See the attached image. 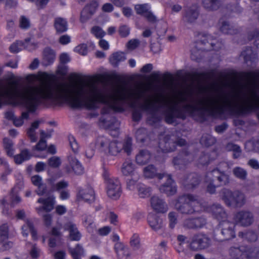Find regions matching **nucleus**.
Segmentation results:
<instances>
[{
    "instance_id": "32",
    "label": "nucleus",
    "mask_w": 259,
    "mask_h": 259,
    "mask_svg": "<svg viewBox=\"0 0 259 259\" xmlns=\"http://www.w3.org/2000/svg\"><path fill=\"white\" fill-rule=\"evenodd\" d=\"M209 211H210L213 215L219 220H222L226 219L227 217L226 213L220 205H213L210 208Z\"/></svg>"
},
{
    "instance_id": "64",
    "label": "nucleus",
    "mask_w": 259,
    "mask_h": 259,
    "mask_svg": "<svg viewBox=\"0 0 259 259\" xmlns=\"http://www.w3.org/2000/svg\"><path fill=\"white\" fill-rule=\"evenodd\" d=\"M27 135L31 142H35L37 141L35 130L29 128L27 131Z\"/></svg>"
},
{
    "instance_id": "59",
    "label": "nucleus",
    "mask_w": 259,
    "mask_h": 259,
    "mask_svg": "<svg viewBox=\"0 0 259 259\" xmlns=\"http://www.w3.org/2000/svg\"><path fill=\"white\" fill-rule=\"evenodd\" d=\"M30 26V21L24 16H22L20 19V27L22 29H27Z\"/></svg>"
},
{
    "instance_id": "31",
    "label": "nucleus",
    "mask_w": 259,
    "mask_h": 259,
    "mask_svg": "<svg viewBox=\"0 0 259 259\" xmlns=\"http://www.w3.org/2000/svg\"><path fill=\"white\" fill-rule=\"evenodd\" d=\"M100 143V148L106 154L112 155L113 152L112 150V142L110 141L107 138L102 137L99 140Z\"/></svg>"
},
{
    "instance_id": "2",
    "label": "nucleus",
    "mask_w": 259,
    "mask_h": 259,
    "mask_svg": "<svg viewBox=\"0 0 259 259\" xmlns=\"http://www.w3.org/2000/svg\"><path fill=\"white\" fill-rule=\"evenodd\" d=\"M227 168V163L223 162L217 168L206 173L204 183L207 192L213 194L217 187L225 185L229 183V176L224 171Z\"/></svg>"
},
{
    "instance_id": "38",
    "label": "nucleus",
    "mask_w": 259,
    "mask_h": 259,
    "mask_svg": "<svg viewBox=\"0 0 259 259\" xmlns=\"http://www.w3.org/2000/svg\"><path fill=\"white\" fill-rule=\"evenodd\" d=\"M217 157V153L212 151L209 154H203L199 158V163L201 165L208 164Z\"/></svg>"
},
{
    "instance_id": "25",
    "label": "nucleus",
    "mask_w": 259,
    "mask_h": 259,
    "mask_svg": "<svg viewBox=\"0 0 259 259\" xmlns=\"http://www.w3.org/2000/svg\"><path fill=\"white\" fill-rule=\"evenodd\" d=\"M223 0H202V7L208 11L218 10L222 5Z\"/></svg>"
},
{
    "instance_id": "58",
    "label": "nucleus",
    "mask_w": 259,
    "mask_h": 259,
    "mask_svg": "<svg viewBox=\"0 0 259 259\" xmlns=\"http://www.w3.org/2000/svg\"><path fill=\"white\" fill-rule=\"evenodd\" d=\"M140 44V41L137 39H132L129 40L126 44V47L128 49L133 50L135 49Z\"/></svg>"
},
{
    "instance_id": "24",
    "label": "nucleus",
    "mask_w": 259,
    "mask_h": 259,
    "mask_svg": "<svg viewBox=\"0 0 259 259\" xmlns=\"http://www.w3.org/2000/svg\"><path fill=\"white\" fill-rule=\"evenodd\" d=\"M65 228L69 231L71 240L79 241L80 239L81 235L75 224L71 222L67 223L65 225Z\"/></svg>"
},
{
    "instance_id": "53",
    "label": "nucleus",
    "mask_w": 259,
    "mask_h": 259,
    "mask_svg": "<svg viewBox=\"0 0 259 259\" xmlns=\"http://www.w3.org/2000/svg\"><path fill=\"white\" fill-rule=\"evenodd\" d=\"M133 164L131 162H126L123 163L122 171L124 175H128L133 171Z\"/></svg>"
},
{
    "instance_id": "46",
    "label": "nucleus",
    "mask_w": 259,
    "mask_h": 259,
    "mask_svg": "<svg viewBox=\"0 0 259 259\" xmlns=\"http://www.w3.org/2000/svg\"><path fill=\"white\" fill-rule=\"evenodd\" d=\"M68 139L72 151L75 154L77 153L79 150V145L75 138L72 135H69L68 136Z\"/></svg>"
},
{
    "instance_id": "61",
    "label": "nucleus",
    "mask_w": 259,
    "mask_h": 259,
    "mask_svg": "<svg viewBox=\"0 0 259 259\" xmlns=\"http://www.w3.org/2000/svg\"><path fill=\"white\" fill-rule=\"evenodd\" d=\"M68 71V68L66 66L59 65L56 71V74L64 77L66 75Z\"/></svg>"
},
{
    "instance_id": "18",
    "label": "nucleus",
    "mask_w": 259,
    "mask_h": 259,
    "mask_svg": "<svg viewBox=\"0 0 259 259\" xmlns=\"http://www.w3.org/2000/svg\"><path fill=\"white\" fill-rule=\"evenodd\" d=\"M67 160L73 171L76 175H82L84 173V167L80 162L74 156L68 155Z\"/></svg>"
},
{
    "instance_id": "26",
    "label": "nucleus",
    "mask_w": 259,
    "mask_h": 259,
    "mask_svg": "<svg viewBox=\"0 0 259 259\" xmlns=\"http://www.w3.org/2000/svg\"><path fill=\"white\" fill-rule=\"evenodd\" d=\"M28 229L31 235L32 239L35 241L38 239L37 232L35 229L33 223L30 221H27L26 225L22 227V234L24 237H27L28 235Z\"/></svg>"
},
{
    "instance_id": "9",
    "label": "nucleus",
    "mask_w": 259,
    "mask_h": 259,
    "mask_svg": "<svg viewBox=\"0 0 259 259\" xmlns=\"http://www.w3.org/2000/svg\"><path fill=\"white\" fill-rule=\"evenodd\" d=\"M165 178L167 182L159 188V191L161 193L166 194L167 196L172 195L176 193L177 189L175 183L172 181L171 177L167 174H159L157 178L159 180Z\"/></svg>"
},
{
    "instance_id": "41",
    "label": "nucleus",
    "mask_w": 259,
    "mask_h": 259,
    "mask_svg": "<svg viewBox=\"0 0 259 259\" xmlns=\"http://www.w3.org/2000/svg\"><path fill=\"white\" fill-rule=\"evenodd\" d=\"M156 170L154 166L152 165H149L146 167L144 169V175L147 178H152L156 175Z\"/></svg>"
},
{
    "instance_id": "56",
    "label": "nucleus",
    "mask_w": 259,
    "mask_h": 259,
    "mask_svg": "<svg viewBox=\"0 0 259 259\" xmlns=\"http://www.w3.org/2000/svg\"><path fill=\"white\" fill-rule=\"evenodd\" d=\"M130 244L132 247L135 249H137L140 246V240L139 235L137 234H134L132 237L130 241Z\"/></svg>"
},
{
    "instance_id": "55",
    "label": "nucleus",
    "mask_w": 259,
    "mask_h": 259,
    "mask_svg": "<svg viewBox=\"0 0 259 259\" xmlns=\"http://www.w3.org/2000/svg\"><path fill=\"white\" fill-rule=\"evenodd\" d=\"M100 126H103L107 128H110L113 126V120L108 121L106 118L101 117L99 119Z\"/></svg>"
},
{
    "instance_id": "19",
    "label": "nucleus",
    "mask_w": 259,
    "mask_h": 259,
    "mask_svg": "<svg viewBox=\"0 0 259 259\" xmlns=\"http://www.w3.org/2000/svg\"><path fill=\"white\" fill-rule=\"evenodd\" d=\"M148 222L151 229L155 231L163 230L164 227L162 219L154 214L148 215Z\"/></svg>"
},
{
    "instance_id": "6",
    "label": "nucleus",
    "mask_w": 259,
    "mask_h": 259,
    "mask_svg": "<svg viewBox=\"0 0 259 259\" xmlns=\"http://www.w3.org/2000/svg\"><path fill=\"white\" fill-rule=\"evenodd\" d=\"M109 78L110 81V103L109 108H103L101 110L102 114H107L109 110H113V71H111L109 75L106 74H99L92 77V78L97 82H103Z\"/></svg>"
},
{
    "instance_id": "20",
    "label": "nucleus",
    "mask_w": 259,
    "mask_h": 259,
    "mask_svg": "<svg viewBox=\"0 0 259 259\" xmlns=\"http://www.w3.org/2000/svg\"><path fill=\"white\" fill-rule=\"evenodd\" d=\"M176 144L173 139L168 136L160 139L159 143V148L163 152H169L175 149Z\"/></svg>"
},
{
    "instance_id": "3",
    "label": "nucleus",
    "mask_w": 259,
    "mask_h": 259,
    "mask_svg": "<svg viewBox=\"0 0 259 259\" xmlns=\"http://www.w3.org/2000/svg\"><path fill=\"white\" fill-rule=\"evenodd\" d=\"M175 207L182 213L191 214L196 211L205 210L197 196L187 194L179 198Z\"/></svg>"
},
{
    "instance_id": "23",
    "label": "nucleus",
    "mask_w": 259,
    "mask_h": 259,
    "mask_svg": "<svg viewBox=\"0 0 259 259\" xmlns=\"http://www.w3.org/2000/svg\"><path fill=\"white\" fill-rule=\"evenodd\" d=\"M206 223L204 218H198L192 219H187L184 222V226L190 229H197L201 228Z\"/></svg>"
},
{
    "instance_id": "28",
    "label": "nucleus",
    "mask_w": 259,
    "mask_h": 259,
    "mask_svg": "<svg viewBox=\"0 0 259 259\" xmlns=\"http://www.w3.org/2000/svg\"><path fill=\"white\" fill-rule=\"evenodd\" d=\"M32 155L27 149L21 150L20 153L15 155H13L14 161L17 164H20L25 161L29 160Z\"/></svg>"
},
{
    "instance_id": "47",
    "label": "nucleus",
    "mask_w": 259,
    "mask_h": 259,
    "mask_svg": "<svg viewBox=\"0 0 259 259\" xmlns=\"http://www.w3.org/2000/svg\"><path fill=\"white\" fill-rule=\"evenodd\" d=\"M48 164L53 168L59 167L61 164V159L59 157L52 156L48 159Z\"/></svg>"
},
{
    "instance_id": "62",
    "label": "nucleus",
    "mask_w": 259,
    "mask_h": 259,
    "mask_svg": "<svg viewBox=\"0 0 259 259\" xmlns=\"http://www.w3.org/2000/svg\"><path fill=\"white\" fill-rule=\"evenodd\" d=\"M69 79L71 81H76L80 82H84L83 77L76 73H72L69 76Z\"/></svg>"
},
{
    "instance_id": "29",
    "label": "nucleus",
    "mask_w": 259,
    "mask_h": 259,
    "mask_svg": "<svg viewBox=\"0 0 259 259\" xmlns=\"http://www.w3.org/2000/svg\"><path fill=\"white\" fill-rule=\"evenodd\" d=\"M199 181L197 175L191 174L183 180V184L187 189L193 188L199 184Z\"/></svg>"
},
{
    "instance_id": "4",
    "label": "nucleus",
    "mask_w": 259,
    "mask_h": 259,
    "mask_svg": "<svg viewBox=\"0 0 259 259\" xmlns=\"http://www.w3.org/2000/svg\"><path fill=\"white\" fill-rule=\"evenodd\" d=\"M221 197L225 204L231 207H241L246 202L244 194L239 191H232L223 189L221 192Z\"/></svg>"
},
{
    "instance_id": "40",
    "label": "nucleus",
    "mask_w": 259,
    "mask_h": 259,
    "mask_svg": "<svg viewBox=\"0 0 259 259\" xmlns=\"http://www.w3.org/2000/svg\"><path fill=\"white\" fill-rule=\"evenodd\" d=\"M227 149L233 152V157L235 158L239 157L241 153L240 147L233 143H229L227 145Z\"/></svg>"
},
{
    "instance_id": "51",
    "label": "nucleus",
    "mask_w": 259,
    "mask_h": 259,
    "mask_svg": "<svg viewBox=\"0 0 259 259\" xmlns=\"http://www.w3.org/2000/svg\"><path fill=\"white\" fill-rule=\"evenodd\" d=\"M233 173L234 175L241 179H244L246 176V172L242 168L237 167L234 168Z\"/></svg>"
},
{
    "instance_id": "52",
    "label": "nucleus",
    "mask_w": 259,
    "mask_h": 259,
    "mask_svg": "<svg viewBox=\"0 0 259 259\" xmlns=\"http://www.w3.org/2000/svg\"><path fill=\"white\" fill-rule=\"evenodd\" d=\"M239 236L242 238L245 237V238L250 241H255L257 239L256 235L254 232L251 231L248 232L245 234H244L242 232H240Z\"/></svg>"
},
{
    "instance_id": "22",
    "label": "nucleus",
    "mask_w": 259,
    "mask_h": 259,
    "mask_svg": "<svg viewBox=\"0 0 259 259\" xmlns=\"http://www.w3.org/2000/svg\"><path fill=\"white\" fill-rule=\"evenodd\" d=\"M103 170V178L106 185L107 194L109 197L112 198L113 197V180L109 178V172L104 166Z\"/></svg>"
},
{
    "instance_id": "34",
    "label": "nucleus",
    "mask_w": 259,
    "mask_h": 259,
    "mask_svg": "<svg viewBox=\"0 0 259 259\" xmlns=\"http://www.w3.org/2000/svg\"><path fill=\"white\" fill-rule=\"evenodd\" d=\"M116 146H114V149L116 148V151L117 152H120L122 149H124V151L129 154L131 152V146H132V140L129 139L124 143L121 142H116ZM114 151L115 150L114 149Z\"/></svg>"
},
{
    "instance_id": "37",
    "label": "nucleus",
    "mask_w": 259,
    "mask_h": 259,
    "mask_svg": "<svg viewBox=\"0 0 259 259\" xmlns=\"http://www.w3.org/2000/svg\"><path fill=\"white\" fill-rule=\"evenodd\" d=\"M4 148L7 153V155L12 157L14 153V149L13 148V143L11 140L8 138L3 139Z\"/></svg>"
},
{
    "instance_id": "5",
    "label": "nucleus",
    "mask_w": 259,
    "mask_h": 259,
    "mask_svg": "<svg viewBox=\"0 0 259 259\" xmlns=\"http://www.w3.org/2000/svg\"><path fill=\"white\" fill-rule=\"evenodd\" d=\"M229 254L231 259H243L244 257L253 259L258 256L259 251L255 248H247L245 246H233L229 250Z\"/></svg>"
},
{
    "instance_id": "30",
    "label": "nucleus",
    "mask_w": 259,
    "mask_h": 259,
    "mask_svg": "<svg viewBox=\"0 0 259 259\" xmlns=\"http://www.w3.org/2000/svg\"><path fill=\"white\" fill-rule=\"evenodd\" d=\"M43 60L46 65L52 64L55 59L56 54L53 50L46 48L43 52Z\"/></svg>"
},
{
    "instance_id": "39",
    "label": "nucleus",
    "mask_w": 259,
    "mask_h": 259,
    "mask_svg": "<svg viewBox=\"0 0 259 259\" xmlns=\"http://www.w3.org/2000/svg\"><path fill=\"white\" fill-rule=\"evenodd\" d=\"M20 188L15 186L10 192L11 201L12 204H15L19 203L21 198L19 196Z\"/></svg>"
},
{
    "instance_id": "12",
    "label": "nucleus",
    "mask_w": 259,
    "mask_h": 259,
    "mask_svg": "<svg viewBox=\"0 0 259 259\" xmlns=\"http://www.w3.org/2000/svg\"><path fill=\"white\" fill-rule=\"evenodd\" d=\"M76 200L78 202L84 201L88 203H92L95 200V194L94 189L91 187H88L86 189L78 187Z\"/></svg>"
},
{
    "instance_id": "49",
    "label": "nucleus",
    "mask_w": 259,
    "mask_h": 259,
    "mask_svg": "<svg viewBox=\"0 0 259 259\" xmlns=\"http://www.w3.org/2000/svg\"><path fill=\"white\" fill-rule=\"evenodd\" d=\"M221 31L226 34H233L235 33L234 30L231 29L230 25L227 22H222L220 26Z\"/></svg>"
},
{
    "instance_id": "54",
    "label": "nucleus",
    "mask_w": 259,
    "mask_h": 259,
    "mask_svg": "<svg viewBox=\"0 0 259 259\" xmlns=\"http://www.w3.org/2000/svg\"><path fill=\"white\" fill-rule=\"evenodd\" d=\"M47 148V140H44L40 139L38 142L36 144L35 147L33 148V150L37 151H44L46 150Z\"/></svg>"
},
{
    "instance_id": "13",
    "label": "nucleus",
    "mask_w": 259,
    "mask_h": 259,
    "mask_svg": "<svg viewBox=\"0 0 259 259\" xmlns=\"http://www.w3.org/2000/svg\"><path fill=\"white\" fill-rule=\"evenodd\" d=\"M98 7V3L95 1L87 4L81 11L80 21L82 23L86 22L95 13Z\"/></svg>"
},
{
    "instance_id": "15",
    "label": "nucleus",
    "mask_w": 259,
    "mask_h": 259,
    "mask_svg": "<svg viewBox=\"0 0 259 259\" xmlns=\"http://www.w3.org/2000/svg\"><path fill=\"white\" fill-rule=\"evenodd\" d=\"M234 221L241 226H247L253 222V216L249 211H241L235 215Z\"/></svg>"
},
{
    "instance_id": "7",
    "label": "nucleus",
    "mask_w": 259,
    "mask_h": 259,
    "mask_svg": "<svg viewBox=\"0 0 259 259\" xmlns=\"http://www.w3.org/2000/svg\"><path fill=\"white\" fill-rule=\"evenodd\" d=\"M222 228L221 234L223 237H218L215 235L214 239L218 241H223L226 240H229L235 236V232L234 231V225L229 222L224 221L220 224Z\"/></svg>"
},
{
    "instance_id": "63",
    "label": "nucleus",
    "mask_w": 259,
    "mask_h": 259,
    "mask_svg": "<svg viewBox=\"0 0 259 259\" xmlns=\"http://www.w3.org/2000/svg\"><path fill=\"white\" fill-rule=\"evenodd\" d=\"M39 252L40 250L37 248L36 244H34L31 247L29 254L32 258L36 259L39 256Z\"/></svg>"
},
{
    "instance_id": "57",
    "label": "nucleus",
    "mask_w": 259,
    "mask_h": 259,
    "mask_svg": "<svg viewBox=\"0 0 259 259\" xmlns=\"http://www.w3.org/2000/svg\"><path fill=\"white\" fill-rule=\"evenodd\" d=\"M121 194V189L120 183L116 180L114 181V199H118Z\"/></svg>"
},
{
    "instance_id": "16",
    "label": "nucleus",
    "mask_w": 259,
    "mask_h": 259,
    "mask_svg": "<svg viewBox=\"0 0 259 259\" xmlns=\"http://www.w3.org/2000/svg\"><path fill=\"white\" fill-rule=\"evenodd\" d=\"M91 92L93 94L94 99L88 100L87 102L88 106L90 108H94L96 102L100 103H104L105 102L106 97L101 90L94 87L91 90Z\"/></svg>"
},
{
    "instance_id": "42",
    "label": "nucleus",
    "mask_w": 259,
    "mask_h": 259,
    "mask_svg": "<svg viewBox=\"0 0 259 259\" xmlns=\"http://www.w3.org/2000/svg\"><path fill=\"white\" fill-rule=\"evenodd\" d=\"M198 16V13L197 11L189 9L186 11L185 18L188 21L192 22L197 18Z\"/></svg>"
},
{
    "instance_id": "60",
    "label": "nucleus",
    "mask_w": 259,
    "mask_h": 259,
    "mask_svg": "<svg viewBox=\"0 0 259 259\" xmlns=\"http://www.w3.org/2000/svg\"><path fill=\"white\" fill-rule=\"evenodd\" d=\"M43 222L44 225L47 227H50L52 223L53 217L52 214L47 213L43 215Z\"/></svg>"
},
{
    "instance_id": "35",
    "label": "nucleus",
    "mask_w": 259,
    "mask_h": 259,
    "mask_svg": "<svg viewBox=\"0 0 259 259\" xmlns=\"http://www.w3.org/2000/svg\"><path fill=\"white\" fill-rule=\"evenodd\" d=\"M49 183L51 185V190L52 191H61V190L68 187L69 184L68 182L64 180L61 181L56 184H54V180L50 179L49 180Z\"/></svg>"
},
{
    "instance_id": "21",
    "label": "nucleus",
    "mask_w": 259,
    "mask_h": 259,
    "mask_svg": "<svg viewBox=\"0 0 259 259\" xmlns=\"http://www.w3.org/2000/svg\"><path fill=\"white\" fill-rule=\"evenodd\" d=\"M54 27L56 34H60L65 32L68 30V22L66 19L62 17L55 18Z\"/></svg>"
},
{
    "instance_id": "27",
    "label": "nucleus",
    "mask_w": 259,
    "mask_h": 259,
    "mask_svg": "<svg viewBox=\"0 0 259 259\" xmlns=\"http://www.w3.org/2000/svg\"><path fill=\"white\" fill-rule=\"evenodd\" d=\"M32 184L38 187L37 194L42 196L47 192V187L42 182V178L39 175H34L31 178Z\"/></svg>"
},
{
    "instance_id": "10",
    "label": "nucleus",
    "mask_w": 259,
    "mask_h": 259,
    "mask_svg": "<svg viewBox=\"0 0 259 259\" xmlns=\"http://www.w3.org/2000/svg\"><path fill=\"white\" fill-rule=\"evenodd\" d=\"M210 244V239L205 235L199 234L195 236L190 244L191 249L197 251L208 247Z\"/></svg>"
},
{
    "instance_id": "33",
    "label": "nucleus",
    "mask_w": 259,
    "mask_h": 259,
    "mask_svg": "<svg viewBox=\"0 0 259 259\" xmlns=\"http://www.w3.org/2000/svg\"><path fill=\"white\" fill-rule=\"evenodd\" d=\"M151 158L150 153L147 150H141L136 156V161L138 164L144 165L147 163Z\"/></svg>"
},
{
    "instance_id": "14",
    "label": "nucleus",
    "mask_w": 259,
    "mask_h": 259,
    "mask_svg": "<svg viewBox=\"0 0 259 259\" xmlns=\"http://www.w3.org/2000/svg\"><path fill=\"white\" fill-rule=\"evenodd\" d=\"M37 202L42 204V206L36 207V210L38 213L42 211L50 212L54 208L55 198L53 196H49L46 198L40 197L37 199Z\"/></svg>"
},
{
    "instance_id": "48",
    "label": "nucleus",
    "mask_w": 259,
    "mask_h": 259,
    "mask_svg": "<svg viewBox=\"0 0 259 259\" xmlns=\"http://www.w3.org/2000/svg\"><path fill=\"white\" fill-rule=\"evenodd\" d=\"M74 51L80 55L85 56L88 52L87 45L85 44H81L74 48Z\"/></svg>"
},
{
    "instance_id": "44",
    "label": "nucleus",
    "mask_w": 259,
    "mask_h": 259,
    "mask_svg": "<svg viewBox=\"0 0 259 259\" xmlns=\"http://www.w3.org/2000/svg\"><path fill=\"white\" fill-rule=\"evenodd\" d=\"M91 32L97 38H102L106 34V32L98 26H93L91 29Z\"/></svg>"
},
{
    "instance_id": "43",
    "label": "nucleus",
    "mask_w": 259,
    "mask_h": 259,
    "mask_svg": "<svg viewBox=\"0 0 259 259\" xmlns=\"http://www.w3.org/2000/svg\"><path fill=\"white\" fill-rule=\"evenodd\" d=\"M150 7L147 4L137 5L135 6V10L137 14L144 16L150 10Z\"/></svg>"
},
{
    "instance_id": "17",
    "label": "nucleus",
    "mask_w": 259,
    "mask_h": 259,
    "mask_svg": "<svg viewBox=\"0 0 259 259\" xmlns=\"http://www.w3.org/2000/svg\"><path fill=\"white\" fill-rule=\"evenodd\" d=\"M151 206L155 211L159 213H165L168 210V206L164 200L159 197L153 196L150 200Z\"/></svg>"
},
{
    "instance_id": "8",
    "label": "nucleus",
    "mask_w": 259,
    "mask_h": 259,
    "mask_svg": "<svg viewBox=\"0 0 259 259\" xmlns=\"http://www.w3.org/2000/svg\"><path fill=\"white\" fill-rule=\"evenodd\" d=\"M9 235V227L8 224H3L0 226V244L2 245L0 250L2 251L9 250L13 245V242L8 241Z\"/></svg>"
},
{
    "instance_id": "11",
    "label": "nucleus",
    "mask_w": 259,
    "mask_h": 259,
    "mask_svg": "<svg viewBox=\"0 0 259 259\" xmlns=\"http://www.w3.org/2000/svg\"><path fill=\"white\" fill-rule=\"evenodd\" d=\"M114 250L118 259H130L131 253L128 247L120 241L119 237L114 234Z\"/></svg>"
},
{
    "instance_id": "1",
    "label": "nucleus",
    "mask_w": 259,
    "mask_h": 259,
    "mask_svg": "<svg viewBox=\"0 0 259 259\" xmlns=\"http://www.w3.org/2000/svg\"><path fill=\"white\" fill-rule=\"evenodd\" d=\"M68 93V90H62L61 92L54 95L52 87L48 85L46 87L45 92L41 88L29 86L26 88L23 92H18L14 95H10L8 92H5L4 95L9 97L12 105L21 106L27 110V111L22 113L20 117L24 120L28 119L29 113L35 112L41 103L40 99H53L58 105L65 103L73 108H77L82 105L85 95L88 94V91L83 85H81L75 91V97H73Z\"/></svg>"
},
{
    "instance_id": "36",
    "label": "nucleus",
    "mask_w": 259,
    "mask_h": 259,
    "mask_svg": "<svg viewBox=\"0 0 259 259\" xmlns=\"http://www.w3.org/2000/svg\"><path fill=\"white\" fill-rule=\"evenodd\" d=\"M69 252L73 259H81V256L83 254L84 250L80 244H77L74 248H70Z\"/></svg>"
},
{
    "instance_id": "45",
    "label": "nucleus",
    "mask_w": 259,
    "mask_h": 259,
    "mask_svg": "<svg viewBox=\"0 0 259 259\" xmlns=\"http://www.w3.org/2000/svg\"><path fill=\"white\" fill-rule=\"evenodd\" d=\"M24 45V42L21 40H16L9 47V51L12 53H17L21 51V47Z\"/></svg>"
},
{
    "instance_id": "50",
    "label": "nucleus",
    "mask_w": 259,
    "mask_h": 259,
    "mask_svg": "<svg viewBox=\"0 0 259 259\" xmlns=\"http://www.w3.org/2000/svg\"><path fill=\"white\" fill-rule=\"evenodd\" d=\"M169 226L171 229L175 228L177 223V215L174 212H170L168 214Z\"/></svg>"
}]
</instances>
